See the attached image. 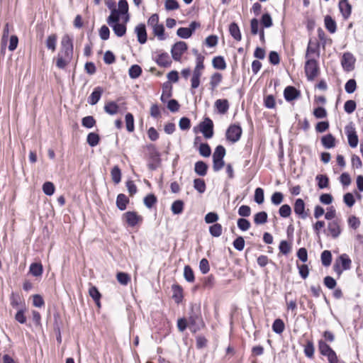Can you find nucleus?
Returning a JSON list of instances; mask_svg holds the SVG:
<instances>
[{
	"label": "nucleus",
	"instance_id": "obj_1",
	"mask_svg": "<svg viewBox=\"0 0 363 363\" xmlns=\"http://www.w3.org/2000/svg\"><path fill=\"white\" fill-rule=\"evenodd\" d=\"M72 56V39L69 35H65L61 40V48L57 54L56 66L60 69H65L71 62Z\"/></svg>",
	"mask_w": 363,
	"mask_h": 363
},
{
	"label": "nucleus",
	"instance_id": "obj_2",
	"mask_svg": "<svg viewBox=\"0 0 363 363\" xmlns=\"http://www.w3.org/2000/svg\"><path fill=\"white\" fill-rule=\"evenodd\" d=\"M204 64L203 63V58L199 57L196 59V66L192 72V76L191 77V89H197L201 83V77L203 75L204 70Z\"/></svg>",
	"mask_w": 363,
	"mask_h": 363
},
{
	"label": "nucleus",
	"instance_id": "obj_3",
	"mask_svg": "<svg viewBox=\"0 0 363 363\" xmlns=\"http://www.w3.org/2000/svg\"><path fill=\"white\" fill-rule=\"evenodd\" d=\"M188 325L189 328L193 333H196L204 327V323L199 311H194V309H192L188 319Z\"/></svg>",
	"mask_w": 363,
	"mask_h": 363
},
{
	"label": "nucleus",
	"instance_id": "obj_4",
	"mask_svg": "<svg viewBox=\"0 0 363 363\" xmlns=\"http://www.w3.org/2000/svg\"><path fill=\"white\" fill-rule=\"evenodd\" d=\"M304 69L308 80H314L319 74V67L317 60L313 58L306 59Z\"/></svg>",
	"mask_w": 363,
	"mask_h": 363
},
{
	"label": "nucleus",
	"instance_id": "obj_5",
	"mask_svg": "<svg viewBox=\"0 0 363 363\" xmlns=\"http://www.w3.org/2000/svg\"><path fill=\"white\" fill-rule=\"evenodd\" d=\"M242 133V130L240 125L235 124L231 125L227 129L225 134L226 138L231 143H235L240 140Z\"/></svg>",
	"mask_w": 363,
	"mask_h": 363
},
{
	"label": "nucleus",
	"instance_id": "obj_6",
	"mask_svg": "<svg viewBox=\"0 0 363 363\" xmlns=\"http://www.w3.org/2000/svg\"><path fill=\"white\" fill-rule=\"evenodd\" d=\"M352 261L346 254L341 255L336 264L334 265V269L338 274L342 270H347L351 267Z\"/></svg>",
	"mask_w": 363,
	"mask_h": 363
},
{
	"label": "nucleus",
	"instance_id": "obj_7",
	"mask_svg": "<svg viewBox=\"0 0 363 363\" xmlns=\"http://www.w3.org/2000/svg\"><path fill=\"white\" fill-rule=\"evenodd\" d=\"M324 232L327 235H330L333 238H337L342 232L340 225L338 220H333L328 223L326 230Z\"/></svg>",
	"mask_w": 363,
	"mask_h": 363
},
{
	"label": "nucleus",
	"instance_id": "obj_8",
	"mask_svg": "<svg viewBox=\"0 0 363 363\" xmlns=\"http://www.w3.org/2000/svg\"><path fill=\"white\" fill-rule=\"evenodd\" d=\"M187 49V45L185 42L179 41L175 43L171 50L172 57L176 61H179L182 55Z\"/></svg>",
	"mask_w": 363,
	"mask_h": 363
},
{
	"label": "nucleus",
	"instance_id": "obj_9",
	"mask_svg": "<svg viewBox=\"0 0 363 363\" xmlns=\"http://www.w3.org/2000/svg\"><path fill=\"white\" fill-rule=\"evenodd\" d=\"M200 130L206 138H211L213 135V123L209 118H206L199 125Z\"/></svg>",
	"mask_w": 363,
	"mask_h": 363
},
{
	"label": "nucleus",
	"instance_id": "obj_10",
	"mask_svg": "<svg viewBox=\"0 0 363 363\" xmlns=\"http://www.w3.org/2000/svg\"><path fill=\"white\" fill-rule=\"evenodd\" d=\"M354 62L355 58L354 57L352 54H351L350 52H345L343 54L341 60V64L343 69L345 71H352L354 69Z\"/></svg>",
	"mask_w": 363,
	"mask_h": 363
},
{
	"label": "nucleus",
	"instance_id": "obj_11",
	"mask_svg": "<svg viewBox=\"0 0 363 363\" xmlns=\"http://www.w3.org/2000/svg\"><path fill=\"white\" fill-rule=\"evenodd\" d=\"M305 203L303 199H297L295 201L294 210L295 213L301 218L305 219L308 216V213L305 211Z\"/></svg>",
	"mask_w": 363,
	"mask_h": 363
},
{
	"label": "nucleus",
	"instance_id": "obj_12",
	"mask_svg": "<svg viewBox=\"0 0 363 363\" xmlns=\"http://www.w3.org/2000/svg\"><path fill=\"white\" fill-rule=\"evenodd\" d=\"M126 223L129 226L133 227L142 220V217L138 216L136 212L128 211L123 214Z\"/></svg>",
	"mask_w": 363,
	"mask_h": 363
},
{
	"label": "nucleus",
	"instance_id": "obj_13",
	"mask_svg": "<svg viewBox=\"0 0 363 363\" xmlns=\"http://www.w3.org/2000/svg\"><path fill=\"white\" fill-rule=\"evenodd\" d=\"M345 131L350 146L351 147H356L358 144V137L355 129L352 126H347L345 128Z\"/></svg>",
	"mask_w": 363,
	"mask_h": 363
},
{
	"label": "nucleus",
	"instance_id": "obj_14",
	"mask_svg": "<svg viewBox=\"0 0 363 363\" xmlns=\"http://www.w3.org/2000/svg\"><path fill=\"white\" fill-rule=\"evenodd\" d=\"M135 33L137 35L138 40L140 44L147 41V32L145 24L140 23L135 28Z\"/></svg>",
	"mask_w": 363,
	"mask_h": 363
},
{
	"label": "nucleus",
	"instance_id": "obj_15",
	"mask_svg": "<svg viewBox=\"0 0 363 363\" xmlns=\"http://www.w3.org/2000/svg\"><path fill=\"white\" fill-rule=\"evenodd\" d=\"M339 9L340 11L345 19H347L352 11V6L348 3L347 0H341L339 2Z\"/></svg>",
	"mask_w": 363,
	"mask_h": 363
},
{
	"label": "nucleus",
	"instance_id": "obj_16",
	"mask_svg": "<svg viewBox=\"0 0 363 363\" xmlns=\"http://www.w3.org/2000/svg\"><path fill=\"white\" fill-rule=\"evenodd\" d=\"M284 95L287 101H291L298 98L299 93L296 88L289 86L285 88Z\"/></svg>",
	"mask_w": 363,
	"mask_h": 363
},
{
	"label": "nucleus",
	"instance_id": "obj_17",
	"mask_svg": "<svg viewBox=\"0 0 363 363\" xmlns=\"http://www.w3.org/2000/svg\"><path fill=\"white\" fill-rule=\"evenodd\" d=\"M103 93V89L100 86L96 87L88 98V103L91 105H95L100 100Z\"/></svg>",
	"mask_w": 363,
	"mask_h": 363
},
{
	"label": "nucleus",
	"instance_id": "obj_18",
	"mask_svg": "<svg viewBox=\"0 0 363 363\" xmlns=\"http://www.w3.org/2000/svg\"><path fill=\"white\" fill-rule=\"evenodd\" d=\"M223 79V75L219 72H215L213 73L211 77H210V82L209 85L210 88L209 89L211 91H213L217 86L220 84V83L222 82Z\"/></svg>",
	"mask_w": 363,
	"mask_h": 363
},
{
	"label": "nucleus",
	"instance_id": "obj_19",
	"mask_svg": "<svg viewBox=\"0 0 363 363\" xmlns=\"http://www.w3.org/2000/svg\"><path fill=\"white\" fill-rule=\"evenodd\" d=\"M215 107L220 114H225L229 109V103L227 99H218L215 102Z\"/></svg>",
	"mask_w": 363,
	"mask_h": 363
},
{
	"label": "nucleus",
	"instance_id": "obj_20",
	"mask_svg": "<svg viewBox=\"0 0 363 363\" xmlns=\"http://www.w3.org/2000/svg\"><path fill=\"white\" fill-rule=\"evenodd\" d=\"M173 295L172 298L175 301L176 303H179L182 302L183 299V289L182 288L177 284L172 285V287Z\"/></svg>",
	"mask_w": 363,
	"mask_h": 363
},
{
	"label": "nucleus",
	"instance_id": "obj_21",
	"mask_svg": "<svg viewBox=\"0 0 363 363\" xmlns=\"http://www.w3.org/2000/svg\"><path fill=\"white\" fill-rule=\"evenodd\" d=\"M158 65L167 67H169L171 64L170 57L167 52L162 53L158 55L157 59L156 60Z\"/></svg>",
	"mask_w": 363,
	"mask_h": 363
},
{
	"label": "nucleus",
	"instance_id": "obj_22",
	"mask_svg": "<svg viewBox=\"0 0 363 363\" xmlns=\"http://www.w3.org/2000/svg\"><path fill=\"white\" fill-rule=\"evenodd\" d=\"M57 37L56 34H51L48 36L45 40V45L48 50L54 52L56 50Z\"/></svg>",
	"mask_w": 363,
	"mask_h": 363
},
{
	"label": "nucleus",
	"instance_id": "obj_23",
	"mask_svg": "<svg viewBox=\"0 0 363 363\" xmlns=\"http://www.w3.org/2000/svg\"><path fill=\"white\" fill-rule=\"evenodd\" d=\"M104 111L109 115H115L119 111L118 105L114 101H108L104 106Z\"/></svg>",
	"mask_w": 363,
	"mask_h": 363
},
{
	"label": "nucleus",
	"instance_id": "obj_24",
	"mask_svg": "<svg viewBox=\"0 0 363 363\" xmlns=\"http://www.w3.org/2000/svg\"><path fill=\"white\" fill-rule=\"evenodd\" d=\"M129 203L128 198L123 194L118 195L116 199V206L121 211L126 208L127 204Z\"/></svg>",
	"mask_w": 363,
	"mask_h": 363
},
{
	"label": "nucleus",
	"instance_id": "obj_25",
	"mask_svg": "<svg viewBox=\"0 0 363 363\" xmlns=\"http://www.w3.org/2000/svg\"><path fill=\"white\" fill-rule=\"evenodd\" d=\"M151 28L152 29L153 34L157 38L158 40H164L166 38L164 35V27L163 24L159 23L155 26V27H152Z\"/></svg>",
	"mask_w": 363,
	"mask_h": 363
},
{
	"label": "nucleus",
	"instance_id": "obj_26",
	"mask_svg": "<svg viewBox=\"0 0 363 363\" xmlns=\"http://www.w3.org/2000/svg\"><path fill=\"white\" fill-rule=\"evenodd\" d=\"M117 10L121 15H125V22H127L129 20L128 2L125 0H120L118 1V9Z\"/></svg>",
	"mask_w": 363,
	"mask_h": 363
},
{
	"label": "nucleus",
	"instance_id": "obj_27",
	"mask_svg": "<svg viewBox=\"0 0 363 363\" xmlns=\"http://www.w3.org/2000/svg\"><path fill=\"white\" fill-rule=\"evenodd\" d=\"M208 165L203 161H199L195 163L194 171L200 176H205L207 173Z\"/></svg>",
	"mask_w": 363,
	"mask_h": 363
},
{
	"label": "nucleus",
	"instance_id": "obj_28",
	"mask_svg": "<svg viewBox=\"0 0 363 363\" xmlns=\"http://www.w3.org/2000/svg\"><path fill=\"white\" fill-rule=\"evenodd\" d=\"M325 26L326 29L330 33H334L337 29V25L335 20L330 16H326L324 19Z\"/></svg>",
	"mask_w": 363,
	"mask_h": 363
},
{
	"label": "nucleus",
	"instance_id": "obj_29",
	"mask_svg": "<svg viewBox=\"0 0 363 363\" xmlns=\"http://www.w3.org/2000/svg\"><path fill=\"white\" fill-rule=\"evenodd\" d=\"M89 294L95 301L98 307L101 306L100 298L101 294L97 289V288L94 286H91L89 289Z\"/></svg>",
	"mask_w": 363,
	"mask_h": 363
},
{
	"label": "nucleus",
	"instance_id": "obj_30",
	"mask_svg": "<svg viewBox=\"0 0 363 363\" xmlns=\"http://www.w3.org/2000/svg\"><path fill=\"white\" fill-rule=\"evenodd\" d=\"M213 67L215 69L223 70L226 68V63L221 56L215 57L212 60Z\"/></svg>",
	"mask_w": 363,
	"mask_h": 363
},
{
	"label": "nucleus",
	"instance_id": "obj_31",
	"mask_svg": "<svg viewBox=\"0 0 363 363\" xmlns=\"http://www.w3.org/2000/svg\"><path fill=\"white\" fill-rule=\"evenodd\" d=\"M335 138L331 134H328L323 136L321 139V142L325 148H332L335 146Z\"/></svg>",
	"mask_w": 363,
	"mask_h": 363
},
{
	"label": "nucleus",
	"instance_id": "obj_32",
	"mask_svg": "<svg viewBox=\"0 0 363 363\" xmlns=\"http://www.w3.org/2000/svg\"><path fill=\"white\" fill-rule=\"evenodd\" d=\"M110 26L112 27L114 33L118 37H122L126 32V27L124 24L116 23Z\"/></svg>",
	"mask_w": 363,
	"mask_h": 363
},
{
	"label": "nucleus",
	"instance_id": "obj_33",
	"mask_svg": "<svg viewBox=\"0 0 363 363\" xmlns=\"http://www.w3.org/2000/svg\"><path fill=\"white\" fill-rule=\"evenodd\" d=\"M121 13L116 9L113 8L111 10L110 16L107 18V23L109 26L113 23H118Z\"/></svg>",
	"mask_w": 363,
	"mask_h": 363
},
{
	"label": "nucleus",
	"instance_id": "obj_34",
	"mask_svg": "<svg viewBox=\"0 0 363 363\" xmlns=\"http://www.w3.org/2000/svg\"><path fill=\"white\" fill-rule=\"evenodd\" d=\"M229 31L230 35L234 38L235 40L239 41L241 40V33L238 26L235 23H232L229 27Z\"/></svg>",
	"mask_w": 363,
	"mask_h": 363
},
{
	"label": "nucleus",
	"instance_id": "obj_35",
	"mask_svg": "<svg viewBox=\"0 0 363 363\" xmlns=\"http://www.w3.org/2000/svg\"><path fill=\"white\" fill-rule=\"evenodd\" d=\"M125 126L126 129L128 132L132 133L134 131L135 125H134V117L132 113H128L125 117Z\"/></svg>",
	"mask_w": 363,
	"mask_h": 363
},
{
	"label": "nucleus",
	"instance_id": "obj_36",
	"mask_svg": "<svg viewBox=\"0 0 363 363\" xmlns=\"http://www.w3.org/2000/svg\"><path fill=\"white\" fill-rule=\"evenodd\" d=\"M184 209V202L181 200H177L172 204L171 210L175 215L182 213Z\"/></svg>",
	"mask_w": 363,
	"mask_h": 363
},
{
	"label": "nucleus",
	"instance_id": "obj_37",
	"mask_svg": "<svg viewBox=\"0 0 363 363\" xmlns=\"http://www.w3.org/2000/svg\"><path fill=\"white\" fill-rule=\"evenodd\" d=\"M43 266L40 263H33L30 266V272L34 276V277H39L41 276L43 274Z\"/></svg>",
	"mask_w": 363,
	"mask_h": 363
},
{
	"label": "nucleus",
	"instance_id": "obj_38",
	"mask_svg": "<svg viewBox=\"0 0 363 363\" xmlns=\"http://www.w3.org/2000/svg\"><path fill=\"white\" fill-rule=\"evenodd\" d=\"M315 179L318 182V186L320 189H322L328 186L329 179L326 175L318 174Z\"/></svg>",
	"mask_w": 363,
	"mask_h": 363
},
{
	"label": "nucleus",
	"instance_id": "obj_39",
	"mask_svg": "<svg viewBox=\"0 0 363 363\" xmlns=\"http://www.w3.org/2000/svg\"><path fill=\"white\" fill-rule=\"evenodd\" d=\"M100 140L99 135L95 133H90L87 135L86 141L91 147L96 146Z\"/></svg>",
	"mask_w": 363,
	"mask_h": 363
},
{
	"label": "nucleus",
	"instance_id": "obj_40",
	"mask_svg": "<svg viewBox=\"0 0 363 363\" xmlns=\"http://www.w3.org/2000/svg\"><path fill=\"white\" fill-rule=\"evenodd\" d=\"M267 221V213L265 211H261L256 213L254 216V222L257 225L264 224Z\"/></svg>",
	"mask_w": 363,
	"mask_h": 363
},
{
	"label": "nucleus",
	"instance_id": "obj_41",
	"mask_svg": "<svg viewBox=\"0 0 363 363\" xmlns=\"http://www.w3.org/2000/svg\"><path fill=\"white\" fill-rule=\"evenodd\" d=\"M225 155V149L222 145H218L213 154V160H223Z\"/></svg>",
	"mask_w": 363,
	"mask_h": 363
},
{
	"label": "nucleus",
	"instance_id": "obj_42",
	"mask_svg": "<svg viewBox=\"0 0 363 363\" xmlns=\"http://www.w3.org/2000/svg\"><path fill=\"white\" fill-rule=\"evenodd\" d=\"M194 187L200 194H203L206 191V184L202 179H195L194 180Z\"/></svg>",
	"mask_w": 363,
	"mask_h": 363
},
{
	"label": "nucleus",
	"instance_id": "obj_43",
	"mask_svg": "<svg viewBox=\"0 0 363 363\" xmlns=\"http://www.w3.org/2000/svg\"><path fill=\"white\" fill-rule=\"evenodd\" d=\"M332 255L329 250H324L321 254L322 264L328 267L331 264Z\"/></svg>",
	"mask_w": 363,
	"mask_h": 363
},
{
	"label": "nucleus",
	"instance_id": "obj_44",
	"mask_svg": "<svg viewBox=\"0 0 363 363\" xmlns=\"http://www.w3.org/2000/svg\"><path fill=\"white\" fill-rule=\"evenodd\" d=\"M129 76L132 79L138 78L142 73V69L139 65H132L129 69Z\"/></svg>",
	"mask_w": 363,
	"mask_h": 363
},
{
	"label": "nucleus",
	"instance_id": "obj_45",
	"mask_svg": "<svg viewBox=\"0 0 363 363\" xmlns=\"http://www.w3.org/2000/svg\"><path fill=\"white\" fill-rule=\"evenodd\" d=\"M184 277L188 282L194 281V274L190 266L186 265L184 269Z\"/></svg>",
	"mask_w": 363,
	"mask_h": 363
},
{
	"label": "nucleus",
	"instance_id": "obj_46",
	"mask_svg": "<svg viewBox=\"0 0 363 363\" xmlns=\"http://www.w3.org/2000/svg\"><path fill=\"white\" fill-rule=\"evenodd\" d=\"M284 323L281 319H276L272 325L273 331L277 334H281L284 330Z\"/></svg>",
	"mask_w": 363,
	"mask_h": 363
},
{
	"label": "nucleus",
	"instance_id": "obj_47",
	"mask_svg": "<svg viewBox=\"0 0 363 363\" xmlns=\"http://www.w3.org/2000/svg\"><path fill=\"white\" fill-rule=\"evenodd\" d=\"M222 226L219 223H215L209 227V232L213 237H219L222 234Z\"/></svg>",
	"mask_w": 363,
	"mask_h": 363
},
{
	"label": "nucleus",
	"instance_id": "obj_48",
	"mask_svg": "<svg viewBox=\"0 0 363 363\" xmlns=\"http://www.w3.org/2000/svg\"><path fill=\"white\" fill-rule=\"evenodd\" d=\"M199 154L205 157H208L211 154L210 146L207 143H201L199 147Z\"/></svg>",
	"mask_w": 363,
	"mask_h": 363
},
{
	"label": "nucleus",
	"instance_id": "obj_49",
	"mask_svg": "<svg viewBox=\"0 0 363 363\" xmlns=\"http://www.w3.org/2000/svg\"><path fill=\"white\" fill-rule=\"evenodd\" d=\"M55 188L53 183L50 182H46L43 185V191L45 194L48 196H52L55 192Z\"/></svg>",
	"mask_w": 363,
	"mask_h": 363
},
{
	"label": "nucleus",
	"instance_id": "obj_50",
	"mask_svg": "<svg viewBox=\"0 0 363 363\" xmlns=\"http://www.w3.org/2000/svg\"><path fill=\"white\" fill-rule=\"evenodd\" d=\"M111 177L114 183L118 184L121 179V172L118 166L113 167L111 169Z\"/></svg>",
	"mask_w": 363,
	"mask_h": 363
},
{
	"label": "nucleus",
	"instance_id": "obj_51",
	"mask_svg": "<svg viewBox=\"0 0 363 363\" xmlns=\"http://www.w3.org/2000/svg\"><path fill=\"white\" fill-rule=\"evenodd\" d=\"M118 281L122 285H127L130 281V276L125 272H118L116 275Z\"/></svg>",
	"mask_w": 363,
	"mask_h": 363
},
{
	"label": "nucleus",
	"instance_id": "obj_52",
	"mask_svg": "<svg viewBox=\"0 0 363 363\" xmlns=\"http://www.w3.org/2000/svg\"><path fill=\"white\" fill-rule=\"evenodd\" d=\"M318 347L321 354L326 356V354H329L333 350L323 340L319 341Z\"/></svg>",
	"mask_w": 363,
	"mask_h": 363
},
{
	"label": "nucleus",
	"instance_id": "obj_53",
	"mask_svg": "<svg viewBox=\"0 0 363 363\" xmlns=\"http://www.w3.org/2000/svg\"><path fill=\"white\" fill-rule=\"evenodd\" d=\"M157 202V198L153 194H148L144 199V204L148 208H151Z\"/></svg>",
	"mask_w": 363,
	"mask_h": 363
},
{
	"label": "nucleus",
	"instance_id": "obj_54",
	"mask_svg": "<svg viewBox=\"0 0 363 363\" xmlns=\"http://www.w3.org/2000/svg\"><path fill=\"white\" fill-rule=\"evenodd\" d=\"M96 121L93 116H89L82 118V124L84 127L91 128L94 126Z\"/></svg>",
	"mask_w": 363,
	"mask_h": 363
},
{
	"label": "nucleus",
	"instance_id": "obj_55",
	"mask_svg": "<svg viewBox=\"0 0 363 363\" xmlns=\"http://www.w3.org/2000/svg\"><path fill=\"white\" fill-rule=\"evenodd\" d=\"M279 213L280 216L283 218H288L290 216L291 213V208L289 205L284 204L282 205L279 210Z\"/></svg>",
	"mask_w": 363,
	"mask_h": 363
},
{
	"label": "nucleus",
	"instance_id": "obj_56",
	"mask_svg": "<svg viewBox=\"0 0 363 363\" xmlns=\"http://www.w3.org/2000/svg\"><path fill=\"white\" fill-rule=\"evenodd\" d=\"M356 88H357L356 81L353 79H349L346 82L345 86V91L348 94L353 93L356 90Z\"/></svg>",
	"mask_w": 363,
	"mask_h": 363
},
{
	"label": "nucleus",
	"instance_id": "obj_57",
	"mask_svg": "<svg viewBox=\"0 0 363 363\" xmlns=\"http://www.w3.org/2000/svg\"><path fill=\"white\" fill-rule=\"evenodd\" d=\"M264 191L262 188H257L255 191V201L258 204H261L264 202Z\"/></svg>",
	"mask_w": 363,
	"mask_h": 363
},
{
	"label": "nucleus",
	"instance_id": "obj_58",
	"mask_svg": "<svg viewBox=\"0 0 363 363\" xmlns=\"http://www.w3.org/2000/svg\"><path fill=\"white\" fill-rule=\"evenodd\" d=\"M284 199V195L281 192H275L271 197L272 203L276 206L279 205Z\"/></svg>",
	"mask_w": 363,
	"mask_h": 363
},
{
	"label": "nucleus",
	"instance_id": "obj_59",
	"mask_svg": "<svg viewBox=\"0 0 363 363\" xmlns=\"http://www.w3.org/2000/svg\"><path fill=\"white\" fill-rule=\"evenodd\" d=\"M356 108V103L353 100H348L345 103L344 109L347 113H352Z\"/></svg>",
	"mask_w": 363,
	"mask_h": 363
},
{
	"label": "nucleus",
	"instance_id": "obj_60",
	"mask_svg": "<svg viewBox=\"0 0 363 363\" xmlns=\"http://www.w3.org/2000/svg\"><path fill=\"white\" fill-rule=\"evenodd\" d=\"M238 227L242 231H246L250 228V223L245 218L238 220Z\"/></svg>",
	"mask_w": 363,
	"mask_h": 363
},
{
	"label": "nucleus",
	"instance_id": "obj_61",
	"mask_svg": "<svg viewBox=\"0 0 363 363\" xmlns=\"http://www.w3.org/2000/svg\"><path fill=\"white\" fill-rule=\"evenodd\" d=\"M279 249L282 254L287 255L291 251V247L287 241L282 240L279 244Z\"/></svg>",
	"mask_w": 363,
	"mask_h": 363
},
{
	"label": "nucleus",
	"instance_id": "obj_62",
	"mask_svg": "<svg viewBox=\"0 0 363 363\" xmlns=\"http://www.w3.org/2000/svg\"><path fill=\"white\" fill-rule=\"evenodd\" d=\"M304 353L306 357L312 358L314 354V347L311 341H308L304 348Z\"/></svg>",
	"mask_w": 363,
	"mask_h": 363
},
{
	"label": "nucleus",
	"instance_id": "obj_63",
	"mask_svg": "<svg viewBox=\"0 0 363 363\" xmlns=\"http://www.w3.org/2000/svg\"><path fill=\"white\" fill-rule=\"evenodd\" d=\"M177 34L182 38H189L192 35L189 28H179L177 30Z\"/></svg>",
	"mask_w": 363,
	"mask_h": 363
},
{
	"label": "nucleus",
	"instance_id": "obj_64",
	"mask_svg": "<svg viewBox=\"0 0 363 363\" xmlns=\"http://www.w3.org/2000/svg\"><path fill=\"white\" fill-rule=\"evenodd\" d=\"M219 217L216 213L210 212L205 216V222L206 223H213L218 220Z\"/></svg>",
	"mask_w": 363,
	"mask_h": 363
}]
</instances>
